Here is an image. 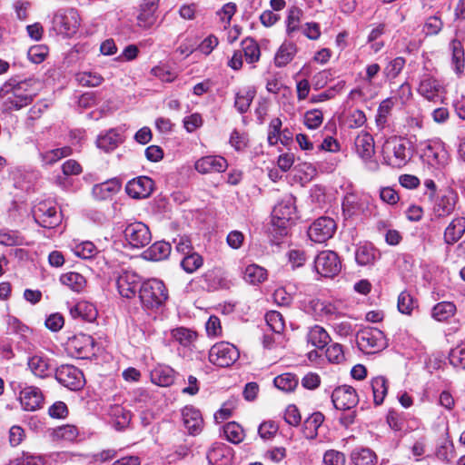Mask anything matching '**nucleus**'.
Returning <instances> with one entry per match:
<instances>
[{"mask_svg": "<svg viewBox=\"0 0 465 465\" xmlns=\"http://www.w3.org/2000/svg\"><path fill=\"white\" fill-rule=\"evenodd\" d=\"M29 86V81L10 80L0 88V96L5 98L4 104L7 110H20L32 103L35 94Z\"/></svg>", "mask_w": 465, "mask_h": 465, "instance_id": "nucleus-1", "label": "nucleus"}, {"mask_svg": "<svg viewBox=\"0 0 465 465\" xmlns=\"http://www.w3.org/2000/svg\"><path fill=\"white\" fill-rule=\"evenodd\" d=\"M168 298V290L164 282L159 279H148L139 288V299L145 310L156 311L163 307Z\"/></svg>", "mask_w": 465, "mask_h": 465, "instance_id": "nucleus-2", "label": "nucleus"}, {"mask_svg": "<svg viewBox=\"0 0 465 465\" xmlns=\"http://www.w3.org/2000/svg\"><path fill=\"white\" fill-rule=\"evenodd\" d=\"M383 161L393 168L405 166L412 157L411 142L393 136L385 141L382 146Z\"/></svg>", "mask_w": 465, "mask_h": 465, "instance_id": "nucleus-3", "label": "nucleus"}, {"mask_svg": "<svg viewBox=\"0 0 465 465\" xmlns=\"http://www.w3.org/2000/svg\"><path fill=\"white\" fill-rule=\"evenodd\" d=\"M357 344L361 351L373 354L387 346L383 332L376 328H365L357 333Z\"/></svg>", "mask_w": 465, "mask_h": 465, "instance_id": "nucleus-4", "label": "nucleus"}, {"mask_svg": "<svg viewBox=\"0 0 465 465\" xmlns=\"http://www.w3.org/2000/svg\"><path fill=\"white\" fill-rule=\"evenodd\" d=\"M420 146V157L429 165L441 169L449 163V153L441 143L429 141L421 143Z\"/></svg>", "mask_w": 465, "mask_h": 465, "instance_id": "nucleus-5", "label": "nucleus"}, {"mask_svg": "<svg viewBox=\"0 0 465 465\" xmlns=\"http://www.w3.org/2000/svg\"><path fill=\"white\" fill-rule=\"evenodd\" d=\"M238 349L232 343L221 341L212 346L209 351V361L218 367H229L239 358Z\"/></svg>", "mask_w": 465, "mask_h": 465, "instance_id": "nucleus-6", "label": "nucleus"}, {"mask_svg": "<svg viewBox=\"0 0 465 465\" xmlns=\"http://www.w3.org/2000/svg\"><path fill=\"white\" fill-rule=\"evenodd\" d=\"M294 198L287 194L281 199L272 210V223L280 228L281 234H287V223L295 213Z\"/></svg>", "mask_w": 465, "mask_h": 465, "instance_id": "nucleus-7", "label": "nucleus"}, {"mask_svg": "<svg viewBox=\"0 0 465 465\" xmlns=\"http://www.w3.org/2000/svg\"><path fill=\"white\" fill-rule=\"evenodd\" d=\"M317 273L326 278H333L341 270V262L338 254L330 250L321 252L314 259Z\"/></svg>", "mask_w": 465, "mask_h": 465, "instance_id": "nucleus-8", "label": "nucleus"}, {"mask_svg": "<svg viewBox=\"0 0 465 465\" xmlns=\"http://www.w3.org/2000/svg\"><path fill=\"white\" fill-rule=\"evenodd\" d=\"M35 221L44 228H55L61 223V214L56 211L55 206L51 203L43 201L33 208Z\"/></svg>", "mask_w": 465, "mask_h": 465, "instance_id": "nucleus-9", "label": "nucleus"}, {"mask_svg": "<svg viewBox=\"0 0 465 465\" xmlns=\"http://www.w3.org/2000/svg\"><path fill=\"white\" fill-rule=\"evenodd\" d=\"M56 381L72 391H78L84 385V377L81 370L74 365L65 364L54 370Z\"/></svg>", "mask_w": 465, "mask_h": 465, "instance_id": "nucleus-10", "label": "nucleus"}, {"mask_svg": "<svg viewBox=\"0 0 465 465\" xmlns=\"http://www.w3.org/2000/svg\"><path fill=\"white\" fill-rule=\"evenodd\" d=\"M125 241L133 248H143L152 241L149 227L142 222L129 223L124 231Z\"/></svg>", "mask_w": 465, "mask_h": 465, "instance_id": "nucleus-11", "label": "nucleus"}, {"mask_svg": "<svg viewBox=\"0 0 465 465\" xmlns=\"http://www.w3.org/2000/svg\"><path fill=\"white\" fill-rule=\"evenodd\" d=\"M336 231V223L330 217H320L308 229L309 238L318 243L331 239Z\"/></svg>", "mask_w": 465, "mask_h": 465, "instance_id": "nucleus-12", "label": "nucleus"}, {"mask_svg": "<svg viewBox=\"0 0 465 465\" xmlns=\"http://www.w3.org/2000/svg\"><path fill=\"white\" fill-rule=\"evenodd\" d=\"M465 44V29L456 31L455 38L450 43L451 52V65L454 72L460 75L465 70V54L463 45Z\"/></svg>", "mask_w": 465, "mask_h": 465, "instance_id": "nucleus-13", "label": "nucleus"}, {"mask_svg": "<svg viewBox=\"0 0 465 465\" xmlns=\"http://www.w3.org/2000/svg\"><path fill=\"white\" fill-rule=\"evenodd\" d=\"M30 371L38 378L45 379L53 374L55 365L52 359L42 351H38L27 359Z\"/></svg>", "mask_w": 465, "mask_h": 465, "instance_id": "nucleus-14", "label": "nucleus"}, {"mask_svg": "<svg viewBox=\"0 0 465 465\" xmlns=\"http://www.w3.org/2000/svg\"><path fill=\"white\" fill-rule=\"evenodd\" d=\"M331 401L337 410L350 411L358 404L359 397L351 386L341 385L332 391Z\"/></svg>", "mask_w": 465, "mask_h": 465, "instance_id": "nucleus-15", "label": "nucleus"}, {"mask_svg": "<svg viewBox=\"0 0 465 465\" xmlns=\"http://www.w3.org/2000/svg\"><path fill=\"white\" fill-rule=\"evenodd\" d=\"M140 276L134 272H124L116 280V286L121 296L131 299L137 292V289L141 286Z\"/></svg>", "mask_w": 465, "mask_h": 465, "instance_id": "nucleus-16", "label": "nucleus"}, {"mask_svg": "<svg viewBox=\"0 0 465 465\" xmlns=\"http://www.w3.org/2000/svg\"><path fill=\"white\" fill-rule=\"evenodd\" d=\"M54 23L58 27L60 33L73 34L80 25L79 14L74 8L58 12L54 17Z\"/></svg>", "mask_w": 465, "mask_h": 465, "instance_id": "nucleus-17", "label": "nucleus"}, {"mask_svg": "<svg viewBox=\"0 0 465 465\" xmlns=\"http://www.w3.org/2000/svg\"><path fill=\"white\" fill-rule=\"evenodd\" d=\"M69 347L76 357L86 359L94 355L95 341L91 335L79 333L70 339Z\"/></svg>", "mask_w": 465, "mask_h": 465, "instance_id": "nucleus-18", "label": "nucleus"}, {"mask_svg": "<svg viewBox=\"0 0 465 465\" xmlns=\"http://www.w3.org/2000/svg\"><path fill=\"white\" fill-rule=\"evenodd\" d=\"M417 91L426 100L437 102L441 99L443 87L436 78L425 74L420 78Z\"/></svg>", "mask_w": 465, "mask_h": 465, "instance_id": "nucleus-19", "label": "nucleus"}, {"mask_svg": "<svg viewBox=\"0 0 465 465\" xmlns=\"http://www.w3.org/2000/svg\"><path fill=\"white\" fill-rule=\"evenodd\" d=\"M154 183L147 176H140L129 181L125 186L126 193L134 199H143L150 196Z\"/></svg>", "mask_w": 465, "mask_h": 465, "instance_id": "nucleus-20", "label": "nucleus"}, {"mask_svg": "<svg viewBox=\"0 0 465 465\" xmlns=\"http://www.w3.org/2000/svg\"><path fill=\"white\" fill-rule=\"evenodd\" d=\"M227 161L218 155L203 156L197 160L194 168L200 173H222L227 169Z\"/></svg>", "mask_w": 465, "mask_h": 465, "instance_id": "nucleus-21", "label": "nucleus"}, {"mask_svg": "<svg viewBox=\"0 0 465 465\" xmlns=\"http://www.w3.org/2000/svg\"><path fill=\"white\" fill-rule=\"evenodd\" d=\"M19 400L25 411H34L42 407L44 396L39 388L26 386L20 391Z\"/></svg>", "mask_w": 465, "mask_h": 465, "instance_id": "nucleus-22", "label": "nucleus"}, {"mask_svg": "<svg viewBox=\"0 0 465 465\" xmlns=\"http://www.w3.org/2000/svg\"><path fill=\"white\" fill-rule=\"evenodd\" d=\"M183 421L188 432L196 435L203 428V418L199 410L193 406H186L182 411Z\"/></svg>", "mask_w": 465, "mask_h": 465, "instance_id": "nucleus-23", "label": "nucleus"}, {"mask_svg": "<svg viewBox=\"0 0 465 465\" xmlns=\"http://www.w3.org/2000/svg\"><path fill=\"white\" fill-rule=\"evenodd\" d=\"M158 6L159 0H142L137 16L140 26L148 28L155 23Z\"/></svg>", "mask_w": 465, "mask_h": 465, "instance_id": "nucleus-24", "label": "nucleus"}, {"mask_svg": "<svg viewBox=\"0 0 465 465\" xmlns=\"http://www.w3.org/2000/svg\"><path fill=\"white\" fill-rule=\"evenodd\" d=\"M232 458V449L223 443H214L207 452V460L211 465H228Z\"/></svg>", "mask_w": 465, "mask_h": 465, "instance_id": "nucleus-25", "label": "nucleus"}, {"mask_svg": "<svg viewBox=\"0 0 465 465\" xmlns=\"http://www.w3.org/2000/svg\"><path fill=\"white\" fill-rule=\"evenodd\" d=\"M298 52L296 44L290 41H284L278 48L274 55V64L278 68H282L290 64Z\"/></svg>", "mask_w": 465, "mask_h": 465, "instance_id": "nucleus-26", "label": "nucleus"}, {"mask_svg": "<svg viewBox=\"0 0 465 465\" xmlns=\"http://www.w3.org/2000/svg\"><path fill=\"white\" fill-rule=\"evenodd\" d=\"M355 148L361 159H371L375 152L373 137L366 132H361L355 139Z\"/></svg>", "mask_w": 465, "mask_h": 465, "instance_id": "nucleus-27", "label": "nucleus"}, {"mask_svg": "<svg viewBox=\"0 0 465 465\" xmlns=\"http://www.w3.org/2000/svg\"><path fill=\"white\" fill-rule=\"evenodd\" d=\"M70 314L74 318H81L85 322H93L96 320L98 312L93 303L80 301L70 309Z\"/></svg>", "mask_w": 465, "mask_h": 465, "instance_id": "nucleus-28", "label": "nucleus"}, {"mask_svg": "<svg viewBox=\"0 0 465 465\" xmlns=\"http://www.w3.org/2000/svg\"><path fill=\"white\" fill-rule=\"evenodd\" d=\"M306 339L308 344L319 350L324 349L331 341V337L328 332L320 325L311 327L308 331Z\"/></svg>", "mask_w": 465, "mask_h": 465, "instance_id": "nucleus-29", "label": "nucleus"}, {"mask_svg": "<svg viewBox=\"0 0 465 465\" xmlns=\"http://www.w3.org/2000/svg\"><path fill=\"white\" fill-rule=\"evenodd\" d=\"M465 232V218L458 217L447 226L444 232V241L447 244H454Z\"/></svg>", "mask_w": 465, "mask_h": 465, "instance_id": "nucleus-30", "label": "nucleus"}, {"mask_svg": "<svg viewBox=\"0 0 465 465\" xmlns=\"http://www.w3.org/2000/svg\"><path fill=\"white\" fill-rule=\"evenodd\" d=\"M171 244L165 241H158L152 244L144 252L145 259L150 261H163L170 255Z\"/></svg>", "mask_w": 465, "mask_h": 465, "instance_id": "nucleus-31", "label": "nucleus"}, {"mask_svg": "<svg viewBox=\"0 0 465 465\" xmlns=\"http://www.w3.org/2000/svg\"><path fill=\"white\" fill-rule=\"evenodd\" d=\"M324 421V415L316 411L309 416L303 422L302 433L306 439L313 440L318 435V430Z\"/></svg>", "mask_w": 465, "mask_h": 465, "instance_id": "nucleus-32", "label": "nucleus"}, {"mask_svg": "<svg viewBox=\"0 0 465 465\" xmlns=\"http://www.w3.org/2000/svg\"><path fill=\"white\" fill-rule=\"evenodd\" d=\"M243 280L250 284H259L267 279V271L257 264H249L242 272Z\"/></svg>", "mask_w": 465, "mask_h": 465, "instance_id": "nucleus-33", "label": "nucleus"}, {"mask_svg": "<svg viewBox=\"0 0 465 465\" xmlns=\"http://www.w3.org/2000/svg\"><path fill=\"white\" fill-rule=\"evenodd\" d=\"M435 455L438 460L450 463L456 457L455 447L453 441L449 438H445L437 445Z\"/></svg>", "mask_w": 465, "mask_h": 465, "instance_id": "nucleus-34", "label": "nucleus"}, {"mask_svg": "<svg viewBox=\"0 0 465 465\" xmlns=\"http://www.w3.org/2000/svg\"><path fill=\"white\" fill-rule=\"evenodd\" d=\"M377 258V252L372 245L363 244L355 251L356 262L361 266L371 265Z\"/></svg>", "mask_w": 465, "mask_h": 465, "instance_id": "nucleus-35", "label": "nucleus"}, {"mask_svg": "<svg viewBox=\"0 0 465 465\" xmlns=\"http://www.w3.org/2000/svg\"><path fill=\"white\" fill-rule=\"evenodd\" d=\"M302 15L303 11L301 8L297 6H292L289 8L285 21L286 34L289 37H293L294 33L300 30V24Z\"/></svg>", "mask_w": 465, "mask_h": 465, "instance_id": "nucleus-36", "label": "nucleus"}, {"mask_svg": "<svg viewBox=\"0 0 465 465\" xmlns=\"http://www.w3.org/2000/svg\"><path fill=\"white\" fill-rule=\"evenodd\" d=\"M122 143V137L115 130H110L97 139V146L104 152L114 151Z\"/></svg>", "mask_w": 465, "mask_h": 465, "instance_id": "nucleus-37", "label": "nucleus"}, {"mask_svg": "<svg viewBox=\"0 0 465 465\" xmlns=\"http://www.w3.org/2000/svg\"><path fill=\"white\" fill-rule=\"evenodd\" d=\"M241 46L242 55H244L247 63L253 64L259 61L261 51L259 45L254 39L251 37L243 39L241 43Z\"/></svg>", "mask_w": 465, "mask_h": 465, "instance_id": "nucleus-38", "label": "nucleus"}, {"mask_svg": "<svg viewBox=\"0 0 465 465\" xmlns=\"http://www.w3.org/2000/svg\"><path fill=\"white\" fill-rule=\"evenodd\" d=\"M60 282L62 284L67 286L74 292H80L84 290L86 284L85 278L75 272H69L64 273L60 277Z\"/></svg>", "mask_w": 465, "mask_h": 465, "instance_id": "nucleus-39", "label": "nucleus"}, {"mask_svg": "<svg viewBox=\"0 0 465 465\" xmlns=\"http://www.w3.org/2000/svg\"><path fill=\"white\" fill-rule=\"evenodd\" d=\"M354 465H374L377 457L374 451L368 448H356L351 454Z\"/></svg>", "mask_w": 465, "mask_h": 465, "instance_id": "nucleus-40", "label": "nucleus"}, {"mask_svg": "<svg viewBox=\"0 0 465 465\" xmlns=\"http://www.w3.org/2000/svg\"><path fill=\"white\" fill-rule=\"evenodd\" d=\"M457 195L453 192L442 195L435 205V212L438 216H446L451 213L455 208Z\"/></svg>", "mask_w": 465, "mask_h": 465, "instance_id": "nucleus-41", "label": "nucleus"}, {"mask_svg": "<svg viewBox=\"0 0 465 465\" xmlns=\"http://www.w3.org/2000/svg\"><path fill=\"white\" fill-rule=\"evenodd\" d=\"M456 306L450 302H441L437 303L431 312L432 317L438 322H444L454 315Z\"/></svg>", "mask_w": 465, "mask_h": 465, "instance_id": "nucleus-42", "label": "nucleus"}, {"mask_svg": "<svg viewBox=\"0 0 465 465\" xmlns=\"http://www.w3.org/2000/svg\"><path fill=\"white\" fill-rule=\"evenodd\" d=\"M373 401L376 405H381L388 391L387 380L382 376L375 377L371 383Z\"/></svg>", "mask_w": 465, "mask_h": 465, "instance_id": "nucleus-43", "label": "nucleus"}, {"mask_svg": "<svg viewBox=\"0 0 465 465\" xmlns=\"http://www.w3.org/2000/svg\"><path fill=\"white\" fill-rule=\"evenodd\" d=\"M121 189V183L118 179H111L94 187V193L100 198H106Z\"/></svg>", "mask_w": 465, "mask_h": 465, "instance_id": "nucleus-44", "label": "nucleus"}, {"mask_svg": "<svg viewBox=\"0 0 465 465\" xmlns=\"http://www.w3.org/2000/svg\"><path fill=\"white\" fill-rule=\"evenodd\" d=\"M255 96L252 89L238 92L235 95L234 106L240 114L246 113Z\"/></svg>", "mask_w": 465, "mask_h": 465, "instance_id": "nucleus-45", "label": "nucleus"}, {"mask_svg": "<svg viewBox=\"0 0 465 465\" xmlns=\"http://www.w3.org/2000/svg\"><path fill=\"white\" fill-rule=\"evenodd\" d=\"M72 152V148L69 146L50 150L41 154L42 162L45 164L51 165L62 158L71 155Z\"/></svg>", "mask_w": 465, "mask_h": 465, "instance_id": "nucleus-46", "label": "nucleus"}, {"mask_svg": "<svg viewBox=\"0 0 465 465\" xmlns=\"http://www.w3.org/2000/svg\"><path fill=\"white\" fill-rule=\"evenodd\" d=\"M273 384L279 390L289 392L297 387L298 379L294 374L283 373L274 378Z\"/></svg>", "mask_w": 465, "mask_h": 465, "instance_id": "nucleus-47", "label": "nucleus"}, {"mask_svg": "<svg viewBox=\"0 0 465 465\" xmlns=\"http://www.w3.org/2000/svg\"><path fill=\"white\" fill-rule=\"evenodd\" d=\"M223 432L226 439L233 444H238L244 439L243 429L240 424L234 421L225 424L223 426Z\"/></svg>", "mask_w": 465, "mask_h": 465, "instance_id": "nucleus-48", "label": "nucleus"}, {"mask_svg": "<svg viewBox=\"0 0 465 465\" xmlns=\"http://www.w3.org/2000/svg\"><path fill=\"white\" fill-rule=\"evenodd\" d=\"M152 381L163 387L171 385L173 381V371L170 368H157L152 372Z\"/></svg>", "mask_w": 465, "mask_h": 465, "instance_id": "nucleus-49", "label": "nucleus"}, {"mask_svg": "<svg viewBox=\"0 0 465 465\" xmlns=\"http://www.w3.org/2000/svg\"><path fill=\"white\" fill-rule=\"evenodd\" d=\"M172 337L181 345L186 347L191 345L195 341L197 335L196 332L189 329L180 327L172 331Z\"/></svg>", "mask_w": 465, "mask_h": 465, "instance_id": "nucleus-50", "label": "nucleus"}, {"mask_svg": "<svg viewBox=\"0 0 465 465\" xmlns=\"http://www.w3.org/2000/svg\"><path fill=\"white\" fill-rule=\"evenodd\" d=\"M265 321L269 328L277 334L284 330V320L282 315L276 311H271L265 314Z\"/></svg>", "mask_w": 465, "mask_h": 465, "instance_id": "nucleus-51", "label": "nucleus"}, {"mask_svg": "<svg viewBox=\"0 0 465 465\" xmlns=\"http://www.w3.org/2000/svg\"><path fill=\"white\" fill-rule=\"evenodd\" d=\"M203 258L197 252H192L181 261L182 268L188 273L196 272L203 265Z\"/></svg>", "mask_w": 465, "mask_h": 465, "instance_id": "nucleus-52", "label": "nucleus"}, {"mask_svg": "<svg viewBox=\"0 0 465 465\" xmlns=\"http://www.w3.org/2000/svg\"><path fill=\"white\" fill-rule=\"evenodd\" d=\"M76 80L83 86L95 87L103 83L104 78L96 73L83 72L76 75Z\"/></svg>", "mask_w": 465, "mask_h": 465, "instance_id": "nucleus-53", "label": "nucleus"}, {"mask_svg": "<svg viewBox=\"0 0 465 465\" xmlns=\"http://www.w3.org/2000/svg\"><path fill=\"white\" fill-rule=\"evenodd\" d=\"M443 28V22L438 15H432L427 18L424 23L422 31L425 35H436Z\"/></svg>", "mask_w": 465, "mask_h": 465, "instance_id": "nucleus-54", "label": "nucleus"}, {"mask_svg": "<svg viewBox=\"0 0 465 465\" xmlns=\"http://www.w3.org/2000/svg\"><path fill=\"white\" fill-rule=\"evenodd\" d=\"M23 237L16 231L0 230V243L6 246L23 244Z\"/></svg>", "mask_w": 465, "mask_h": 465, "instance_id": "nucleus-55", "label": "nucleus"}, {"mask_svg": "<svg viewBox=\"0 0 465 465\" xmlns=\"http://www.w3.org/2000/svg\"><path fill=\"white\" fill-rule=\"evenodd\" d=\"M416 307V301L407 292H402L398 297V309L401 313L411 314Z\"/></svg>", "mask_w": 465, "mask_h": 465, "instance_id": "nucleus-56", "label": "nucleus"}, {"mask_svg": "<svg viewBox=\"0 0 465 465\" xmlns=\"http://www.w3.org/2000/svg\"><path fill=\"white\" fill-rule=\"evenodd\" d=\"M449 360L453 367L465 369V344L452 349L450 352Z\"/></svg>", "mask_w": 465, "mask_h": 465, "instance_id": "nucleus-57", "label": "nucleus"}, {"mask_svg": "<svg viewBox=\"0 0 465 465\" xmlns=\"http://www.w3.org/2000/svg\"><path fill=\"white\" fill-rule=\"evenodd\" d=\"M54 436L56 439L72 441L78 436V430L74 425L66 424L55 429L54 431Z\"/></svg>", "mask_w": 465, "mask_h": 465, "instance_id": "nucleus-58", "label": "nucleus"}, {"mask_svg": "<svg viewBox=\"0 0 465 465\" xmlns=\"http://www.w3.org/2000/svg\"><path fill=\"white\" fill-rule=\"evenodd\" d=\"M404 65L405 59L402 57H396L387 64L383 73L388 78H396L403 69Z\"/></svg>", "mask_w": 465, "mask_h": 465, "instance_id": "nucleus-59", "label": "nucleus"}, {"mask_svg": "<svg viewBox=\"0 0 465 465\" xmlns=\"http://www.w3.org/2000/svg\"><path fill=\"white\" fill-rule=\"evenodd\" d=\"M393 101L394 100L392 97H388L380 104L376 116V121L379 124H383L386 123L387 117L394 106Z\"/></svg>", "mask_w": 465, "mask_h": 465, "instance_id": "nucleus-60", "label": "nucleus"}, {"mask_svg": "<svg viewBox=\"0 0 465 465\" xmlns=\"http://www.w3.org/2000/svg\"><path fill=\"white\" fill-rule=\"evenodd\" d=\"M323 121L322 112L318 109L310 110L304 114V124L309 129H317Z\"/></svg>", "mask_w": 465, "mask_h": 465, "instance_id": "nucleus-61", "label": "nucleus"}, {"mask_svg": "<svg viewBox=\"0 0 465 465\" xmlns=\"http://www.w3.org/2000/svg\"><path fill=\"white\" fill-rule=\"evenodd\" d=\"M74 252L83 259H90L96 255L97 248L92 242H84L75 246Z\"/></svg>", "mask_w": 465, "mask_h": 465, "instance_id": "nucleus-62", "label": "nucleus"}, {"mask_svg": "<svg viewBox=\"0 0 465 465\" xmlns=\"http://www.w3.org/2000/svg\"><path fill=\"white\" fill-rule=\"evenodd\" d=\"M326 357L331 362H342L345 359L342 346L340 343L331 344L326 350Z\"/></svg>", "mask_w": 465, "mask_h": 465, "instance_id": "nucleus-63", "label": "nucleus"}, {"mask_svg": "<svg viewBox=\"0 0 465 465\" xmlns=\"http://www.w3.org/2000/svg\"><path fill=\"white\" fill-rule=\"evenodd\" d=\"M323 462L326 465H345V455L335 450H329L323 455Z\"/></svg>", "mask_w": 465, "mask_h": 465, "instance_id": "nucleus-64", "label": "nucleus"}]
</instances>
